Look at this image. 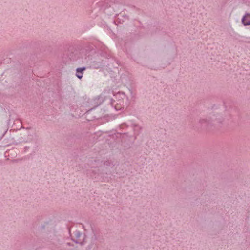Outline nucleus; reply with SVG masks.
<instances>
[{
	"mask_svg": "<svg viewBox=\"0 0 250 250\" xmlns=\"http://www.w3.org/2000/svg\"><path fill=\"white\" fill-rule=\"evenodd\" d=\"M81 236L80 234H78V236L80 237Z\"/></svg>",
	"mask_w": 250,
	"mask_h": 250,
	"instance_id": "4",
	"label": "nucleus"
},
{
	"mask_svg": "<svg viewBox=\"0 0 250 250\" xmlns=\"http://www.w3.org/2000/svg\"><path fill=\"white\" fill-rule=\"evenodd\" d=\"M86 69L85 67L79 68L76 69V76L79 78L81 79L83 76V72Z\"/></svg>",
	"mask_w": 250,
	"mask_h": 250,
	"instance_id": "3",
	"label": "nucleus"
},
{
	"mask_svg": "<svg viewBox=\"0 0 250 250\" xmlns=\"http://www.w3.org/2000/svg\"><path fill=\"white\" fill-rule=\"evenodd\" d=\"M210 121V118L209 117H207L200 119L199 120V123L202 125L207 126L209 124Z\"/></svg>",
	"mask_w": 250,
	"mask_h": 250,
	"instance_id": "2",
	"label": "nucleus"
},
{
	"mask_svg": "<svg viewBox=\"0 0 250 250\" xmlns=\"http://www.w3.org/2000/svg\"><path fill=\"white\" fill-rule=\"evenodd\" d=\"M242 23L244 26L250 25V14L246 13L243 16Z\"/></svg>",
	"mask_w": 250,
	"mask_h": 250,
	"instance_id": "1",
	"label": "nucleus"
}]
</instances>
